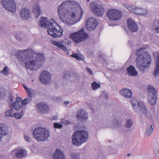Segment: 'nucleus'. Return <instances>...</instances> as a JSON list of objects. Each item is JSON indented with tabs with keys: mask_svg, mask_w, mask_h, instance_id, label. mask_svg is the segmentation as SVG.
Returning <instances> with one entry per match:
<instances>
[{
	"mask_svg": "<svg viewBox=\"0 0 159 159\" xmlns=\"http://www.w3.org/2000/svg\"><path fill=\"white\" fill-rule=\"evenodd\" d=\"M127 25L129 29L132 32H136L138 30V27L136 23L131 19L127 20Z\"/></svg>",
	"mask_w": 159,
	"mask_h": 159,
	"instance_id": "aec40b11",
	"label": "nucleus"
},
{
	"mask_svg": "<svg viewBox=\"0 0 159 159\" xmlns=\"http://www.w3.org/2000/svg\"><path fill=\"white\" fill-rule=\"evenodd\" d=\"M120 94L126 98H129L132 96L131 91L127 88H124L120 91Z\"/></svg>",
	"mask_w": 159,
	"mask_h": 159,
	"instance_id": "4be33fe9",
	"label": "nucleus"
},
{
	"mask_svg": "<svg viewBox=\"0 0 159 159\" xmlns=\"http://www.w3.org/2000/svg\"><path fill=\"white\" fill-rule=\"evenodd\" d=\"M100 84L95 81L93 82L91 84V87L93 89L96 90L100 87Z\"/></svg>",
	"mask_w": 159,
	"mask_h": 159,
	"instance_id": "c9c22d12",
	"label": "nucleus"
},
{
	"mask_svg": "<svg viewBox=\"0 0 159 159\" xmlns=\"http://www.w3.org/2000/svg\"><path fill=\"white\" fill-rule=\"evenodd\" d=\"M52 99L54 101H55L56 102H59L61 99V98L60 97H58L56 96H52Z\"/></svg>",
	"mask_w": 159,
	"mask_h": 159,
	"instance_id": "a18cd8bd",
	"label": "nucleus"
},
{
	"mask_svg": "<svg viewBox=\"0 0 159 159\" xmlns=\"http://www.w3.org/2000/svg\"><path fill=\"white\" fill-rule=\"evenodd\" d=\"M77 117L78 118H80L82 121H85L88 118V114L84 110H81L79 112Z\"/></svg>",
	"mask_w": 159,
	"mask_h": 159,
	"instance_id": "393cba45",
	"label": "nucleus"
},
{
	"mask_svg": "<svg viewBox=\"0 0 159 159\" xmlns=\"http://www.w3.org/2000/svg\"><path fill=\"white\" fill-rule=\"evenodd\" d=\"M127 156L128 157H129V156H130L131 155V154H130V153H128V154H127Z\"/></svg>",
	"mask_w": 159,
	"mask_h": 159,
	"instance_id": "6e6d98bb",
	"label": "nucleus"
},
{
	"mask_svg": "<svg viewBox=\"0 0 159 159\" xmlns=\"http://www.w3.org/2000/svg\"><path fill=\"white\" fill-rule=\"evenodd\" d=\"M71 159H80V155L75 152L71 153L70 156Z\"/></svg>",
	"mask_w": 159,
	"mask_h": 159,
	"instance_id": "4c0bfd02",
	"label": "nucleus"
},
{
	"mask_svg": "<svg viewBox=\"0 0 159 159\" xmlns=\"http://www.w3.org/2000/svg\"><path fill=\"white\" fill-rule=\"evenodd\" d=\"M65 41H66V43L67 42L68 43V40H65Z\"/></svg>",
	"mask_w": 159,
	"mask_h": 159,
	"instance_id": "4d7b16f0",
	"label": "nucleus"
},
{
	"mask_svg": "<svg viewBox=\"0 0 159 159\" xmlns=\"http://www.w3.org/2000/svg\"><path fill=\"white\" fill-rule=\"evenodd\" d=\"M88 138V133L87 131L78 130L73 134L72 137V142L74 145L79 146L86 142Z\"/></svg>",
	"mask_w": 159,
	"mask_h": 159,
	"instance_id": "39448f33",
	"label": "nucleus"
},
{
	"mask_svg": "<svg viewBox=\"0 0 159 159\" xmlns=\"http://www.w3.org/2000/svg\"><path fill=\"white\" fill-rule=\"evenodd\" d=\"M156 54V59L155 61L156 67L155 68L154 75L157 76L159 75V52L155 54H154V56H155Z\"/></svg>",
	"mask_w": 159,
	"mask_h": 159,
	"instance_id": "bb28decb",
	"label": "nucleus"
},
{
	"mask_svg": "<svg viewBox=\"0 0 159 159\" xmlns=\"http://www.w3.org/2000/svg\"><path fill=\"white\" fill-rule=\"evenodd\" d=\"M33 135L36 140L39 142L47 141L50 137L49 131L46 129L42 127L35 128L34 130Z\"/></svg>",
	"mask_w": 159,
	"mask_h": 159,
	"instance_id": "423d86ee",
	"label": "nucleus"
},
{
	"mask_svg": "<svg viewBox=\"0 0 159 159\" xmlns=\"http://www.w3.org/2000/svg\"><path fill=\"white\" fill-rule=\"evenodd\" d=\"M20 14L23 19H27L30 17L31 12L28 8H23L20 10Z\"/></svg>",
	"mask_w": 159,
	"mask_h": 159,
	"instance_id": "a211bd4d",
	"label": "nucleus"
},
{
	"mask_svg": "<svg viewBox=\"0 0 159 159\" xmlns=\"http://www.w3.org/2000/svg\"><path fill=\"white\" fill-rule=\"evenodd\" d=\"M52 43L55 46L61 49L62 50L66 51V47L62 43L58 41L53 40L52 41Z\"/></svg>",
	"mask_w": 159,
	"mask_h": 159,
	"instance_id": "c85d7f7f",
	"label": "nucleus"
},
{
	"mask_svg": "<svg viewBox=\"0 0 159 159\" xmlns=\"http://www.w3.org/2000/svg\"><path fill=\"white\" fill-rule=\"evenodd\" d=\"M13 108L7 110L5 113V115L6 117H13Z\"/></svg>",
	"mask_w": 159,
	"mask_h": 159,
	"instance_id": "f704fd0d",
	"label": "nucleus"
},
{
	"mask_svg": "<svg viewBox=\"0 0 159 159\" xmlns=\"http://www.w3.org/2000/svg\"><path fill=\"white\" fill-rule=\"evenodd\" d=\"M153 131V129L152 125H148L147 126L145 132L146 136L148 137L150 136Z\"/></svg>",
	"mask_w": 159,
	"mask_h": 159,
	"instance_id": "7c9ffc66",
	"label": "nucleus"
},
{
	"mask_svg": "<svg viewBox=\"0 0 159 159\" xmlns=\"http://www.w3.org/2000/svg\"><path fill=\"white\" fill-rule=\"evenodd\" d=\"M58 13L64 23L71 25L80 21L82 18L83 10L75 2L66 1L58 7Z\"/></svg>",
	"mask_w": 159,
	"mask_h": 159,
	"instance_id": "f257e3e1",
	"label": "nucleus"
},
{
	"mask_svg": "<svg viewBox=\"0 0 159 159\" xmlns=\"http://www.w3.org/2000/svg\"><path fill=\"white\" fill-rule=\"evenodd\" d=\"M18 54L22 63L32 70L41 67L45 61L43 53H36L31 49L19 51Z\"/></svg>",
	"mask_w": 159,
	"mask_h": 159,
	"instance_id": "f03ea898",
	"label": "nucleus"
},
{
	"mask_svg": "<svg viewBox=\"0 0 159 159\" xmlns=\"http://www.w3.org/2000/svg\"><path fill=\"white\" fill-rule=\"evenodd\" d=\"M147 98L149 103L152 105H155L156 102L157 92L155 88L152 86H149L148 88Z\"/></svg>",
	"mask_w": 159,
	"mask_h": 159,
	"instance_id": "1a4fd4ad",
	"label": "nucleus"
},
{
	"mask_svg": "<svg viewBox=\"0 0 159 159\" xmlns=\"http://www.w3.org/2000/svg\"><path fill=\"white\" fill-rule=\"evenodd\" d=\"M49 108L48 104L44 102L38 103L37 105V110L39 112L45 114L48 111Z\"/></svg>",
	"mask_w": 159,
	"mask_h": 159,
	"instance_id": "f3484780",
	"label": "nucleus"
},
{
	"mask_svg": "<svg viewBox=\"0 0 159 159\" xmlns=\"http://www.w3.org/2000/svg\"><path fill=\"white\" fill-rule=\"evenodd\" d=\"M51 74L46 70H43L41 73L39 77L41 82L43 84H46L50 82L51 79Z\"/></svg>",
	"mask_w": 159,
	"mask_h": 159,
	"instance_id": "4468645a",
	"label": "nucleus"
},
{
	"mask_svg": "<svg viewBox=\"0 0 159 159\" xmlns=\"http://www.w3.org/2000/svg\"><path fill=\"white\" fill-rule=\"evenodd\" d=\"M142 112L143 113L144 115L148 119H150L151 118V115L150 112L145 107L143 110Z\"/></svg>",
	"mask_w": 159,
	"mask_h": 159,
	"instance_id": "473e14b6",
	"label": "nucleus"
},
{
	"mask_svg": "<svg viewBox=\"0 0 159 159\" xmlns=\"http://www.w3.org/2000/svg\"><path fill=\"white\" fill-rule=\"evenodd\" d=\"M22 100L21 98L17 97L15 100V102L12 106L14 107L15 109L18 111L20 109L22 106Z\"/></svg>",
	"mask_w": 159,
	"mask_h": 159,
	"instance_id": "5701e85b",
	"label": "nucleus"
},
{
	"mask_svg": "<svg viewBox=\"0 0 159 159\" xmlns=\"http://www.w3.org/2000/svg\"><path fill=\"white\" fill-rule=\"evenodd\" d=\"M101 96L105 99L107 98L108 94L105 91H103L101 94Z\"/></svg>",
	"mask_w": 159,
	"mask_h": 159,
	"instance_id": "49530a36",
	"label": "nucleus"
},
{
	"mask_svg": "<svg viewBox=\"0 0 159 159\" xmlns=\"http://www.w3.org/2000/svg\"><path fill=\"white\" fill-rule=\"evenodd\" d=\"M5 29V25L4 24L0 25V33L2 32Z\"/></svg>",
	"mask_w": 159,
	"mask_h": 159,
	"instance_id": "8fccbe9b",
	"label": "nucleus"
},
{
	"mask_svg": "<svg viewBox=\"0 0 159 159\" xmlns=\"http://www.w3.org/2000/svg\"><path fill=\"white\" fill-rule=\"evenodd\" d=\"M32 11L35 15V17L37 18L40 14V10L38 3L33 2L32 4Z\"/></svg>",
	"mask_w": 159,
	"mask_h": 159,
	"instance_id": "412c9836",
	"label": "nucleus"
},
{
	"mask_svg": "<svg viewBox=\"0 0 159 159\" xmlns=\"http://www.w3.org/2000/svg\"><path fill=\"white\" fill-rule=\"evenodd\" d=\"M53 159H66L63 152L59 149H57L54 153Z\"/></svg>",
	"mask_w": 159,
	"mask_h": 159,
	"instance_id": "a878e982",
	"label": "nucleus"
},
{
	"mask_svg": "<svg viewBox=\"0 0 159 159\" xmlns=\"http://www.w3.org/2000/svg\"><path fill=\"white\" fill-rule=\"evenodd\" d=\"M21 34L19 33H16L15 34V37L16 39L19 41H20L21 39Z\"/></svg>",
	"mask_w": 159,
	"mask_h": 159,
	"instance_id": "de8ad7c7",
	"label": "nucleus"
},
{
	"mask_svg": "<svg viewBox=\"0 0 159 159\" xmlns=\"http://www.w3.org/2000/svg\"><path fill=\"white\" fill-rule=\"evenodd\" d=\"M88 35L84 31V29L76 32L71 33L70 38L76 43H79L84 41L88 37Z\"/></svg>",
	"mask_w": 159,
	"mask_h": 159,
	"instance_id": "0eeeda50",
	"label": "nucleus"
},
{
	"mask_svg": "<svg viewBox=\"0 0 159 159\" xmlns=\"http://www.w3.org/2000/svg\"><path fill=\"white\" fill-rule=\"evenodd\" d=\"M125 7L129 11L136 15L144 16L148 13V11L145 8L134 6H129L127 5H125Z\"/></svg>",
	"mask_w": 159,
	"mask_h": 159,
	"instance_id": "9d476101",
	"label": "nucleus"
},
{
	"mask_svg": "<svg viewBox=\"0 0 159 159\" xmlns=\"http://www.w3.org/2000/svg\"><path fill=\"white\" fill-rule=\"evenodd\" d=\"M71 56L74 58H75L78 60H82L84 59V57L82 55H78L77 54H73Z\"/></svg>",
	"mask_w": 159,
	"mask_h": 159,
	"instance_id": "72a5a7b5",
	"label": "nucleus"
},
{
	"mask_svg": "<svg viewBox=\"0 0 159 159\" xmlns=\"http://www.w3.org/2000/svg\"><path fill=\"white\" fill-rule=\"evenodd\" d=\"M24 138L25 140L28 142H30L31 141V139L30 138V136L27 134H24Z\"/></svg>",
	"mask_w": 159,
	"mask_h": 159,
	"instance_id": "37998d69",
	"label": "nucleus"
},
{
	"mask_svg": "<svg viewBox=\"0 0 159 159\" xmlns=\"http://www.w3.org/2000/svg\"><path fill=\"white\" fill-rule=\"evenodd\" d=\"M126 71L128 75L130 76H135L138 74V73L135 70V68L132 66H130L127 67Z\"/></svg>",
	"mask_w": 159,
	"mask_h": 159,
	"instance_id": "b1692460",
	"label": "nucleus"
},
{
	"mask_svg": "<svg viewBox=\"0 0 159 159\" xmlns=\"http://www.w3.org/2000/svg\"><path fill=\"white\" fill-rule=\"evenodd\" d=\"M39 25L43 28L47 27L48 34L52 37L56 38L63 35V30L53 19L48 21L47 18L42 17L40 18Z\"/></svg>",
	"mask_w": 159,
	"mask_h": 159,
	"instance_id": "7ed1b4c3",
	"label": "nucleus"
},
{
	"mask_svg": "<svg viewBox=\"0 0 159 159\" xmlns=\"http://www.w3.org/2000/svg\"><path fill=\"white\" fill-rule=\"evenodd\" d=\"M14 97H13L11 95H10L9 97L8 102L10 106H12V105H13L14 103L13 102V101L14 100Z\"/></svg>",
	"mask_w": 159,
	"mask_h": 159,
	"instance_id": "ea45409f",
	"label": "nucleus"
},
{
	"mask_svg": "<svg viewBox=\"0 0 159 159\" xmlns=\"http://www.w3.org/2000/svg\"><path fill=\"white\" fill-rule=\"evenodd\" d=\"M90 0H87L88 1H89Z\"/></svg>",
	"mask_w": 159,
	"mask_h": 159,
	"instance_id": "13d9d810",
	"label": "nucleus"
},
{
	"mask_svg": "<svg viewBox=\"0 0 159 159\" xmlns=\"http://www.w3.org/2000/svg\"><path fill=\"white\" fill-rule=\"evenodd\" d=\"M11 155L14 157L21 158L26 156L27 152L25 150L22 148H17L13 150L11 152Z\"/></svg>",
	"mask_w": 159,
	"mask_h": 159,
	"instance_id": "2eb2a0df",
	"label": "nucleus"
},
{
	"mask_svg": "<svg viewBox=\"0 0 159 159\" xmlns=\"http://www.w3.org/2000/svg\"><path fill=\"white\" fill-rule=\"evenodd\" d=\"M131 102L133 110L135 112L139 113L140 112H142L145 106L143 102L142 101L138 102L135 98H133L131 100Z\"/></svg>",
	"mask_w": 159,
	"mask_h": 159,
	"instance_id": "ddd939ff",
	"label": "nucleus"
},
{
	"mask_svg": "<svg viewBox=\"0 0 159 159\" xmlns=\"http://www.w3.org/2000/svg\"><path fill=\"white\" fill-rule=\"evenodd\" d=\"M9 72V70L7 67H5L1 71V73L5 75L8 74Z\"/></svg>",
	"mask_w": 159,
	"mask_h": 159,
	"instance_id": "79ce46f5",
	"label": "nucleus"
},
{
	"mask_svg": "<svg viewBox=\"0 0 159 159\" xmlns=\"http://www.w3.org/2000/svg\"><path fill=\"white\" fill-rule=\"evenodd\" d=\"M151 29L159 33V21H155L152 25Z\"/></svg>",
	"mask_w": 159,
	"mask_h": 159,
	"instance_id": "c756f323",
	"label": "nucleus"
},
{
	"mask_svg": "<svg viewBox=\"0 0 159 159\" xmlns=\"http://www.w3.org/2000/svg\"><path fill=\"white\" fill-rule=\"evenodd\" d=\"M2 3L3 7L6 10L12 12L16 10V4L13 0H2Z\"/></svg>",
	"mask_w": 159,
	"mask_h": 159,
	"instance_id": "f8f14e48",
	"label": "nucleus"
},
{
	"mask_svg": "<svg viewBox=\"0 0 159 159\" xmlns=\"http://www.w3.org/2000/svg\"><path fill=\"white\" fill-rule=\"evenodd\" d=\"M31 101V98H25L23 101H22V104L23 105H25L30 102Z\"/></svg>",
	"mask_w": 159,
	"mask_h": 159,
	"instance_id": "58836bf2",
	"label": "nucleus"
},
{
	"mask_svg": "<svg viewBox=\"0 0 159 159\" xmlns=\"http://www.w3.org/2000/svg\"><path fill=\"white\" fill-rule=\"evenodd\" d=\"M149 47V45L147 44H143L136 51V53L138 54L142 51L147 49Z\"/></svg>",
	"mask_w": 159,
	"mask_h": 159,
	"instance_id": "e433bc0d",
	"label": "nucleus"
},
{
	"mask_svg": "<svg viewBox=\"0 0 159 159\" xmlns=\"http://www.w3.org/2000/svg\"><path fill=\"white\" fill-rule=\"evenodd\" d=\"M61 122L62 123L65 125L69 124L70 123V122L66 118H64L62 119L61 120Z\"/></svg>",
	"mask_w": 159,
	"mask_h": 159,
	"instance_id": "09e8293b",
	"label": "nucleus"
},
{
	"mask_svg": "<svg viewBox=\"0 0 159 159\" xmlns=\"http://www.w3.org/2000/svg\"><path fill=\"white\" fill-rule=\"evenodd\" d=\"M90 7L91 11L95 15L98 16L102 17L104 15L105 13L104 7L95 2H91Z\"/></svg>",
	"mask_w": 159,
	"mask_h": 159,
	"instance_id": "6e6552de",
	"label": "nucleus"
},
{
	"mask_svg": "<svg viewBox=\"0 0 159 159\" xmlns=\"http://www.w3.org/2000/svg\"><path fill=\"white\" fill-rule=\"evenodd\" d=\"M86 69V70L88 72L89 74L91 75H93L92 71L90 68H89V67H87Z\"/></svg>",
	"mask_w": 159,
	"mask_h": 159,
	"instance_id": "3c124183",
	"label": "nucleus"
},
{
	"mask_svg": "<svg viewBox=\"0 0 159 159\" xmlns=\"http://www.w3.org/2000/svg\"><path fill=\"white\" fill-rule=\"evenodd\" d=\"M64 75L63 76V78L66 79L67 77L69 76V72H65L64 73Z\"/></svg>",
	"mask_w": 159,
	"mask_h": 159,
	"instance_id": "603ef678",
	"label": "nucleus"
},
{
	"mask_svg": "<svg viewBox=\"0 0 159 159\" xmlns=\"http://www.w3.org/2000/svg\"><path fill=\"white\" fill-rule=\"evenodd\" d=\"M151 61L150 56L146 52H142L137 57L136 66L140 71L144 72L148 69Z\"/></svg>",
	"mask_w": 159,
	"mask_h": 159,
	"instance_id": "20e7f679",
	"label": "nucleus"
},
{
	"mask_svg": "<svg viewBox=\"0 0 159 159\" xmlns=\"http://www.w3.org/2000/svg\"><path fill=\"white\" fill-rule=\"evenodd\" d=\"M9 132L8 127L3 124H0V142L3 136L6 135Z\"/></svg>",
	"mask_w": 159,
	"mask_h": 159,
	"instance_id": "6ab92c4d",
	"label": "nucleus"
},
{
	"mask_svg": "<svg viewBox=\"0 0 159 159\" xmlns=\"http://www.w3.org/2000/svg\"><path fill=\"white\" fill-rule=\"evenodd\" d=\"M125 124V126L127 128H130L133 125V120L130 118H128L126 119Z\"/></svg>",
	"mask_w": 159,
	"mask_h": 159,
	"instance_id": "2f4dec72",
	"label": "nucleus"
},
{
	"mask_svg": "<svg viewBox=\"0 0 159 159\" xmlns=\"http://www.w3.org/2000/svg\"><path fill=\"white\" fill-rule=\"evenodd\" d=\"M4 95V93L0 90V98L2 97Z\"/></svg>",
	"mask_w": 159,
	"mask_h": 159,
	"instance_id": "864d4df0",
	"label": "nucleus"
},
{
	"mask_svg": "<svg viewBox=\"0 0 159 159\" xmlns=\"http://www.w3.org/2000/svg\"><path fill=\"white\" fill-rule=\"evenodd\" d=\"M54 126L55 128L60 129L62 127V125L58 123H54Z\"/></svg>",
	"mask_w": 159,
	"mask_h": 159,
	"instance_id": "c03bdc74",
	"label": "nucleus"
},
{
	"mask_svg": "<svg viewBox=\"0 0 159 159\" xmlns=\"http://www.w3.org/2000/svg\"><path fill=\"white\" fill-rule=\"evenodd\" d=\"M97 25V21L95 18L90 17L86 21L85 28L88 30H94Z\"/></svg>",
	"mask_w": 159,
	"mask_h": 159,
	"instance_id": "dca6fc26",
	"label": "nucleus"
},
{
	"mask_svg": "<svg viewBox=\"0 0 159 159\" xmlns=\"http://www.w3.org/2000/svg\"><path fill=\"white\" fill-rule=\"evenodd\" d=\"M107 15L108 18L110 20L117 21L121 19L122 14L117 9H111L108 11Z\"/></svg>",
	"mask_w": 159,
	"mask_h": 159,
	"instance_id": "9b49d317",
	"label": "nucleus"
},
{
	"mask_svg": "<svg viewBox=\"0 0 159 159\" xmlns=\"http://www.w3.org/2000/svg\"><path fill=\"white\" fill-rule=\"evenodd\" d=\"M23 86L27 93L29 96V98H31L32 97L34 96L35 93V92L34 90L32 89L28 88L25 84H23Z\"/></svg>",
	"mask_w": 159,
	"mask_h": 159,
	"instance_id": "cd10ccee",
	"label": "nucleus"
},
{
	"mask_svg": "<svg viewBox=\"0 0 159 159\" xmlns=\"http://www.w3.org/2000/svg\"><path fill=\"white\" fill-rule=\"evenodd\" d=\"M69 103V101H65L64 102V103L66 105L68 104Z\"/></svg>",
	"mask_w": 159,
	"mask_h": 159,
	"instance_id": "5fc2aeb1",
	"label": "nucleus"
},
{
	"mask_svg": "<svg viewBox=\"0 0 159 159\" xmlns=\"http://www.w3.org/2000/svg\"><path fill=\"white\" fill-rule=\"evenodd\" d=\"M23 115L22 113H14L13 117L17 119H20Z\"/></svg>",
	"mask_w": 159,
	"mask_h": 159,
	"instance_id": "a19ab883",
	"label": "nucleus"
}]
</instances>
